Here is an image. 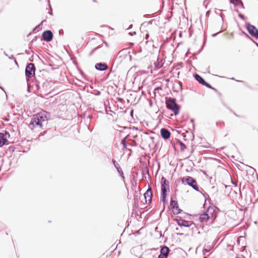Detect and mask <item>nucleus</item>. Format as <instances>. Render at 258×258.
Returning <instances> with one entry per match:
<instances>
[{
    "mask_svg": "<svg viewBox=\"0 0 258 258\" xmlns=\"http://www.w3.org/2000/svg\"><path fill=\"white\" fill-rule=\"evenodd\" d=\"M216 217L215 210L213 207H210L199 217V220L202 223H212Z\"/></svg>",
    "mask_w": 258,
    "mask_h": 258,
    "instance_id": "nucleus-1",
    "label": "nucleus"
},
{
    "mask_svg": "<svg viewBox=\"0 0 258 258\" xmlns=\"http://www.w3.org/2000/svg\"><path fill=\"white\" fill-rule=\"evenodd\" d=\"M47 118L44 113H39L33 116L31 118V121L29 124V127L33 130V127L36 126H39L40 127H42L41 122L47 120Z\"/></svg>",
    "mask_w": 258,
    "mask_h": 258,
    "instance_id": "nucleus-2",
    "label": "nucleus"
},
{
    "mask_svg": "<svg viewBox=\"0 0 258 258\" xmlns=\"http://www.w3.org/2000/svg\"><path fill=\"white\" fill-rule=\"evenodd\" d=\"M166 104L167 108L173 111L175 115L178 114L179 107L176 103L175 99H169L166 100Z\"/></svg>",
    "mask_w": 258,
    "mask_h": 258,
    "instance_id": "nucleus-3",
    "label": "nucleus"
},
{
    "mask_svg": "<svg viewBox=\"0 0 258 258\" xmlns=\"http://www.w3.org/2000/svg\"><path fill=\"white\" fill-rule=\"evenodd\" d=\"M182 183H186L191 186L195 190L199 191L197 181L192 177L188 176H184L182 178Z\"/></svg>",
    "mask_w": 258,
    "mask_h": 258,
    "instance_id": "nucleus-4",
    "label": "nucleus"
},
{
    "mask_svg": "<svg viewBox=\"0 0 258 258\" xmlns=\"http://www.w3.org/2000/svg\"><path fill=\"white\" fill-rule=\"evenodd\" d=\"M35 67L33 63H29L25 69V75L27 78H31L35 75Z\"/></svg>",
    "mask_w": 258,
    "mask_h": 258,
    "instance_id": "nucleus-5",
    "label": "nucleus"
},
{
    "mask_svg": "<svg viewBox=\"0 0 258 258\" xmlns=\"http://www.w3.org/2000/svg\"><path fill=\"white\" fill-rule=\"evenodd\" d=\"M161 89V87H157L154 91V96L152 98L154 99L155 101V103L158 107V105L160 104L161 99V95L160 94L159 90Z\"/></svg>",
    "mask_w": 258,
    "mask_h": 258,
    "instance_id": "nucleus-6",
    "label": "nucleus"
},
{
    "mask_svg": "<svg viewBox=\"0 0 258 258\" xmlns=\"http://www.w3.org/2000/svg\"><path fill=\"white\" fill-rule=\"evenodd\" d=\"M164 180L163 182L164 184H162V194L163 199V201H164V199L165 198V196L166 195V192H169L170 191L169 188V182L168 180L164 179V178L162 177V180Z\"/></svg>",
    "mask_w": 258,
    "mask_h": 258,
    "instance_id": "nucleus-7",
    "label": "nucleus"
},
{
    "mask_svg": "<svg viewBox=\"0 0 258 258\" xmlns=\"http://www.w3.org/2000/svg\"><path fill=\"white\" fill-rule=\"evenodd\" d=\"M247 29L249 33L253 37L258 38V31L253 26L248 24L247 25Z\"/></svg>",
    "mask_w": 258,
    "mask_h": 258,
    "instance_id": "nucleus-8",
    "label": "nucleus"
},
{
    "mask_svg": "<svg viewBox=\"0 0 258 258\" xmlns=\"http://www.w3.org/2000/svg\"><path fill=\"white\" fill-rule=\"evenodd\" d=\"M42 37L44 41L50 42L52 40L53 33L50 30H46L42 33Z\"/></svg>",
    "mask_w": 258,
    "mask_h": 258,
    "instance_id": "nucleus-9",
    "label": "nucleus"
},
{
    "mask_svg": "<svg viewBox=\"0 0 258 258\" xmlns=\"http://www.w3.org/2000/svg\"><path fill=\"white\" fill-rule=\"evenodd\" d=\"M152 191L151 189L149 188L144 194V199L146 204L150 203L152 200Z\"/></svg>",
    "mask_w": 258,
    "mask_h": 258,
    "instance_id": "nucleus-10",
    "label": "nucleus"
},
{
    "mask_svg": "<svg viewBox=\"0 0 258 258\" xmlns=\"http://www.w3.org/2000/svg\"><path fill=\"white\" fill-rule=\"evenodd\" d=\"M95 68L97 70L104 71L108 69V66L104 62H99L96 63Z\"/></svg>",
    "mask_w": 258,
    "mask_h": 258,
    "instance_id": "nucleus-11",
    "label": "nucleus"
},
{
    "mask_svg": "<svg viewBox=\"0 0 258 258\" xmlns=\"http://www.w3.org/2000/svg\"><path fill=\"white\" fill-rule=\"evenodd\" d=\"M195 78L202 85L208 87V88H212L211 86L207 82H206L199 75H195Z\"/></svg>",
    "mask_w": 258,
    "mask_h": 258,
    "instance_id": "nucleus-12",
    "label": "nucleus"
},
{
    "mask_svg": "<svg viewBox=\"0 0 258 258\" xmlns=\"http://www.w3.org/2000/svg\"><path fill=\"white\" fill-rule=\"evenodd\" d=\"M171 206L173 209V211L174 213L178 214L180 213L179 209H178V206H177V202L175 201L171 200Z\"/></svg>",
    "mask_w": 258,
    "mask_h": 258,
    "instance_id": "nucleus-13",
    "label": "nucleus"
},
{
    "mask_svg": "<svg viewBox=\"0 0 258 258\" xmlns=\"http://www.w3.org/2000/svg\"><path fill=\"white\" fill-rule=\"evenodd\" d=\"M161 60H159V58H158L157 61L155 62L154 63V69L152 71V73H153V71L155 72L156 70L160 69L161 68Z\"/></svg>",
    "mask_w": 258,
    "mask_h": 258,
    "instance_id": "nucleus-14",
    "label": "nucleus"
},
{
    "mask_svg": "<svg viewBox=\"0 0 258 258\" xmlns=\"http://www.w3.org/2000/svg\"><path fill=\"white\" fill-rule=\"evenodd\" d=\"M171 136V133L167 130L162 128V138L168 139Z\"/></svg>",
    "mask_w": 258,
    "mask_h": 258,
    "instance_id": "nucleus-15",
    "label": "nucleus"
},
{
    "mask_svg": "<svg viewBox=\"0 0 258 258\" xmlns=\"http://www.w3.org/2000/svg\"><path fill=\"white\" fill-rule=\"evenodd\" d=\"M177 223L180 226H184L185 227H188L189 225H188V222L183 220H177Z\"/></svg>",
    "mask_w": 258,
    "mask_h": 258,
    "instance_id": "nucleus-16",
    "label": "nucleus"
},
{
    "mask_svg": "<svg viewBox=\"0 0 258 258\" xmlns=\"http://www.w3.org/2000/svg\"><path fill=\"white\" fill-rule=\"evenodd\" d=\"M169 251V249L167 246L162 247V255L166 257L168 255V254Z\"/></svg>",
    "mask_w": 258,
    "mask_h": 258,
    "instance_id": "nucleus-17",
    "label": "nucleus"
},
{
    "mask_svg": "<svg viewBox=\"0 0 258 258\" xmlns=\"http://www.w3.org/2000/svg\"><path fill=\"white\" fill-rule=\"evenodd\" d=\"M128 135H127L121 141V144L123 145V149L126 148L127 147L126 140L128 138Z\"/></svg>",
    "mask_w": 258,
    "mask_h": 258,
    "instance_id": "nucleus-18",
    "label": "nucleus"
},
{
    "mask_svg": "<svg viewBox=\"0 0 258 258\" xmlns=\"http://www.w3.org/2000/svg\"><path fill=\"white\" fill-rule=\"evenodd\" d=\"M116 170H117V172H118L119 175L121 176L122 179L123 180H124V177L123 176V172L120 166L119 167H118L117 168H116Z\"/></svg>",
    "mask_w": 258,
    "mask_h": 258,
    "instance_id": "nucleus-19",
    "label": "nucleus"
},
{
    "mask_svg": "<svg viewBox=\"0 0 258 258\" xmlns=\"http://www.w3.org/2000/svg\"><path fill=\"white\" fill-rule=\"evenodd\" d=\"M155 115H154V117H157L158 119H159V122H160L161 121V118L160 117V116L161 115V113H159L158 114V112L159 111V109L158 108V110H157L156 109H155Z\"/></svg>",
    "mask_w": 258,
    "mask_h": 258,
    "instance_id": "nucleus-20",
    "label": "nucleus"
},
{
    "mask_svg": "<svg viewBox=\"0 0 258 258\" xmlns=\"http://www.w3.org/2000/svg\"><path fill=\"white\" fill-rule=\"evenodd\" d=\"M7 141L6 139H0V147L3 146Z\"/></svg>",
    "mask_w": 258,
    "mask_h": 258,
    "instance_id": "nucleus-21",
    "label": "nucleus"
},
{
    "mask_svg": "<svg viewBox=\"0 0 258 258\" xmlns=\"http://www.w3.org/2000/svg\"><path fill=\"white\" fill-rule=\"evenodd\" d=\"M41 29V27H40V25H39L37 26L36 27H35L33 30V33H37L38 32L40 29Z\"/></svg>",
    "mask_w": 258,
    "mask_h": 258,
    "instance_id": "nucleus-22",
    "label": "nucleus"
},
{
    "mask_svg": "<svg viewBox=\"0 0 258 258\" xmlns=\"http://www.w3.org/2000/svg\"><path fill=\"white\" fill-rule=\"evenodd\" d=\"M179 146H180V149L182 151H183L186 148L185 145L184 144H183L182 143L179 142Z\"/></svg>",
    "mask_w": 258,
    "mask_h": 258,
    "instance_id": "nucleus-23",
    "label": "nucleus"
},
{
    "mask_svg": "<svg viewBox=\"0 0 258 258\" xmlns=\"http://www.w3.org/2000/svg\"><path fill=\"white\" fill-rule=\"evenodd\" d=\"M112 162H113L114 166L116 168V169L118 167H120V165H119V164L115 160L113 159Z\"/></svg>",
    "mask_w": 258,
    "mask_h": 258,
    "instance_id": "nucleus-24",
    "label": "nucleus"
},
{
    "mask_svg": "<svg viewBox=\"0 0 258 258\" xmlns=\"http://www.w3.org/2000/svg\"><path fill=\"white\" fill-rule=\"evenodd\" d=\"M100 48V46H97V47H96L94 48V49H93L91 50V51L90 52V55H92V54L94 52V51H96L97 49H98V48Z\"/></svg>",
    "mask_w": 258,
    "mask_h": 258,
    "instance_id": "nucleus-25",
    "label": "nucleus"
},
{
    "mask_svg": "<svg viewBox=\"0 0 258 258\" xmlns=\"http://www.w3.org/2000/svg\"><path fill=\"white\" fill-rule=\"evenodd\" d=\"M137 143L135 141H133L132 143L128 144V146H137Z\"/></svg>",
    "mask_w": 258,
    "mask_h": 258,
    "instance_id": "nucleus-26",
    "label": "nucleus"
},
{
    "mask_svg": "<svg viewBox=\"0 0 258 258\" xmlns=\"http://www.w3.org/2000/svg\"><path fill=\"white\" fill-rule=\"evenodd\" d=\"M240 2V0H231V2L234 4H237Z\"/></svg>",
    "mask_w": 258,
    "mask_h": 258,
    "instance_id": "nucleus-27",
    "label": "nucleus"
},
{
    "mask_svg": "<svg viewBox=\"0 0 258 258\" xmlns=\"http://www.w3.org/2000/svg\"><path fill=\"white\" fill-rule=\"evenodd\" d=\"M5 136L8 137V138H9L10 136V134L8 132L6 131L5 134H4V137Z\"/></svg>",
    "mask_w": 258,
    "mask_h": 258,
    "instance_id": "nucleus-28",
    "label": "nucleus"
},
{
    "mask_svg": "<svg viewBox=\"0 0 258 258\" xmlns=\"http://www.w3.org/2000/svg\"><path fill=\"white\" fill-rule=\"evenodd\" d=\"M157 229H158V227H156L155 228V231H157V232H158L159 233V236H160V237H161V231H157Z\"/></svg>",
    "mask_w": 258,
    "mask_h": 258,
    "instance_id": "nucleus-29",
    "label": "nucleus"
},
{
    "mask_svg": "<svg viewBox=\"0 0 258 258\" xmlns=\"http://www.w3.org/2000/svg\"><path fill=\"white\" fill-rule=\"evenodd\" d=\"M4 134L0 133V139H4Z\"/></svg>",
    "mask_w": 258,
    "mask_h": 258,
    "instance_id": "nucleus-30",
    "label": "nucleus"
},
{
    "mask_svg": "<svg viewBox=\"0 0 258 258\" xmlns=\"http://www.w3.org/2000/svg\"><path fill=\"white\" fill-rule=\"evenodd\" d=\"M160 254L159 255V256H158V258H161V246H160Z\"/></svg>",
    "mask_w": 258,
    "mask_h": 258,
    "instance_id": "nucleus-31",
    "label": "nucleus"
},
{
    "mask_svg": "<svg viewBox=\"0 0 258 258\" xmlns=\"http://www.w3.org/2000/svg\"><path fill=\"white\" fill-rule=\"evenodd\" d=\"M9 58L10 59H12V58H14V55H12L11 56H9Z\"/></svg>",
    "mask_w": 258,
    "mask_h": 258,
    "instance_id": "nucleus-32",
    "label": "nucleus"
},
{
    "mask_svg": "<svg viewBox=\"0 0 258 258\" xmlns=\"http://www.w3.org/2000/svg\"><path fill=\"white\" fill-rule=\"evenodd\" d=\"M149 36V34H147L146 35V39H147L148 38Z\"/></svg>",
    "mask_w": 258,
    "mask_h": 258,
    "instance_id": "nucleus-33",
    "label": "nucleus"
},
{
    "mask_svg": "<svg viewBox=\"0 0 258 258\" xmlns=\"http://www.w3.org/2000/svg\"><path fill=\"white\" fill-rule=\"evenodd\" d=\"M132 26H133V25H131L129 26L128 28H127V29H130L132 28Z\"/></svg>",
    "mask_w": 258,
    "mask_h": 258,
    "instance_id": "nucleus-34",
    "label": "nucleus"
},
{
    "mask_svg": "<svg viewBox=\"0 0 258 258\" xmlns=\"http://www.w3.org/2000/svg\"><path fill=\"white\" fill-rule=\"evenodd\" d=\"M105 44L106 46H107V47L108 46V43L107 42H105Z\"/></svg>",
    "mask_w": 258,
    "mask_h": 258,
    "instance_id": "nucleus-35",
    "label": "nucleus"
},
{
    "mask_svg": "<svg viewBox=\"0 0 258 258\" xmlns=\"http://www.w3.org/2000/svg\"><path fill=\"white\" fill-rule=\"evenodd\" d=\"M61 31H62V30H59V33H61Z\"/></svg>",
    "mask_w": 258,
    "mask_h": 258,
    "instance_id": "nucleus-36",
    "label": "nucleus"
},
{
    "mask_svg": "<svg viewBox=\"0 0 258 258\" xmlns=\"http://www.w3.org/2000/svg\"><path fill=\"white\" fill-rule=\"evenodd\" d=\"M26 53H27V54H29V52L27 50H26Z\"/></svg>",
    "mask_w": 258,
    "mask_h": 258,
    "instance_id": "nucleus-37",
    "label": "nucleus"
},
{
    "mask_svg": "<svg viewBox=\"0 0 258 258\" xmlns=\"http://www.w3.org/2000/svg\"><path fill=\"white\" fill-rule=\"evenodd\" d=\"M15 63H16L17 64H18V63H17V62L16 60H15Z\"/></svg>",
    "mask_w": 258,
    "mask_h": 258,
    "instance_id": "nucleus-38",
    "label": "nucleus"
},
{
    "mask_svg": "<svg viewBox=\"0 0 258 258\" xmlns=\"http://www.w3.org/2000/svg\"><path fill=\"white\" fill-rule=\"evenodd\" d=\"M133 112V110H132L131 112V114H132Z\"/></svg>",
    "mask_w": 258,
    "mask_h": 258,
    "instance_id": "nucleus-39",
    "label": "nucleus"
},
{
    "mask_svg": "<svg viewBox=\"0 0 258 258\" xmlns=\"http://www.w3.org/2000/svg\"><path fill=\"white\" fill-rule=\"evenodd\" d=\"M161 49V45L160 46L159 50H160Z\"/></svg>",
    "mask_w": 258,
    "mask_h": 258,
    "instance_id": "nucleus-40",
    "label": "nucleus"
},
{
    "mask_svg": "<svg viewBox=\"0 0 258 258\" xmlns=\"http://www.w3.org/2000/svg\"><path fill=\"white\" fill-rule=\"evenodd\" d=\"M158 166H159L158 168L159 169L160 168V164L159 163H158Z\"/></svg>",
    "mask_w": 258,
    "mask_h": 258,
    "instance_id": "nucleus-41",
    "label": "nucleus"
},
{
    "mask_svg": "<svg viewBox=\"0 0 258 258\" xmlns=\"http://www.w3.org/2000/svg\"><path fill=\"white\" fill-rule=\"evenodd\" d=\"M5 54L6 55H7V56H8V54H6V52H5Z\"/></svg>",
    "mask_w": 258,
    "mask_h": 258,
    "instance_id": "nucleus-42",
    "label": "nucleus"
},
{
    "mask_svg": "<svg viewBox=\"0 0 258 258\" xmlns=\"http://www.w3.org/2000/svg\"><path fill=\"white\" fill-rule=\"evenodd\" d=\"M130 34L131 35V36H133V34H132L131 33H130Z\"/></svg>",
    "mask_w": 258,
    "mask_h": 258,
    "instance_id": "nucleus-43",
    "label": "nucleus"
},
{
    "mask_svg": "<svg viewBox=\"0 0 258 258\" xmlns=\"http://www.w3.org/2000/svg\"><path fill=\"white\" fill-rule=\"evenodd\" d=\"M28 91H29V87H28Z\"/></svg>",
    "mask_w": 258,
    "mask_h": 258,
    "instance_id": "nucleus-44",
    "label": "nucleus"
},
{
    "mask_svg": "<svg viewBox=\"0 0 258 258\" xmlns=\"http://www.w3.org/2000/svg\"><path fill=\"white\" fill-rule=\"evenodd\" d=\"M152 102H151V103H150V105L151 106L152 105Z\"/></svg>",
    "mask_w": 258,
    "mask_h": 258,
    "instance_id": "nucleus-45",
    "label": "nucleus"
},
{
    "mask_svg": "<svg viewBox=\"0 0 258 258\" xmlns=\"http://www.w3.org/2000/svg\"><path fill=\"white\" fill-rule=\"evenodd\" d=\"M94 2H96L95 0H92Z\"/></svg>",
    "mask_w": 258,
    "mask_h": 258,
    "instance_id": "nucleus-46",
    "label": "nucleus"
},
{
    "mask_svg": "<svg viewBox=\"0 0 258 258\" xmlns=\"http://www.w3.org/2000/svg\"><path fill=\"white\" fill-rule=\"evenodd\" d=\"M161 215V211L160 212V215Z\"/></svg>",
    "mask_w": 258,
    "mask_h": 258,
    "instance_id": "nucleus-47",
    "label": "nucleus"
}]
</instances>
